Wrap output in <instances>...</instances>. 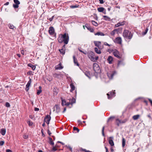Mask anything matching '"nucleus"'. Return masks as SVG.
Segmentation results:
<instances>
[{"label": "nucleus", "mask_w": 152, "mask_h": 152, "mask_svg": "<svg viewBox=\"0 0 152 152\" xmlns=\"http://www.w3.org/2000/svg\"><path fill=\"white\" fill-rule=\"evenodd\" d=\"M115 32H116L114 31V30H113L111 31V32L110 33V34L111 36H114Z\"/></svg>", "instance_id": "f704fd0d"}, {"label": "nucleus", "mask_w": 152, "mask_h": 152, "mask_svg": "<svg viewBox=\"0 0 152 152\" xmlns=\"http://www.w3.org/2000/svg\"><path fill=\"white\" fill-rule=\"evenodd\" d=\"M115 94V93L114 91H111L107 94V95L108 96V99H111L114 96Z\"/></svg>", "instance_id": "1a4fd4ad"}, {"label": "nucleus", "mask_w": 152, "mask_h": 152, "mask_svg": "<svg viewBox=\"0 0 152 152\" xmlns=\"http://www.w3.org/2000/svg\"><path fill=\"white\" fill-rule=\"evenodd\" d=\"M31 79H30L29 80L28 82L27 85H26V86L29 87L31 84Z\"/></svg>", "instance_id": "c756f323"}, {"label": "nucleus", "mask_w": 152, "mask_h": 152, "mask_svg": "<svg viewBox=\"0 0 152 152\" xmlns=\"http://www.w3.org/2000/svg\"><path fill=\"white\" fill-rule=\"evenodd\" d=\"M5 106L7 107H10V104L9 103L7 102L6 103Z\"/></svg>", "instance_id": "37998d69"}, {"label": "nucleus", "mask_w": 152, "mask_h": 152, "mask_svg": "<svg viewBox=\"0 0 152 152\" xmlns=\"http://www.w3.org/2000/svg\"><path fill=\"white\" fill-rule=\"evenodd\" d=\"M104 45H105L108 46H110V45L106 42H105L104 43Z\"/></svg>", "instance_id": "603ef678"}, {"label": "nucleus", "mask_w": 152, "mask_h": 152, "mask_svg": "<svg viewBox=\"0 0 152 152\" xmlns=\"http://www.w3.org/2000/svg\"><path fill=\"white\" fill-rule=\"evenodd\" d=\"M105 148L106 150V152H108V149L106 147H105Z\"/></svg>", "instance_id": "774afa93"}, {"label": "nucleus", "mask_w": 152, "mask_h": 152, "mask_svg": "<svg viewBox=\"0 0 152 152\" xmlns=\"http://www.w3.org/2000/svg\"><path fill=\"white\" fill-rule=\"evenodd\" d=\"M4 144V142L2 141H0V145L1 146H2Z\"/></svg>", "instance_id": "a18cd8bd"}, {"label": "nucleus", "mask_w": 152, "mask_h": 152, "mask_svg": "<svg viewBox=\"0 0 152 152\" xmlns=\"http://www.w3.org/2000/svg\"><path fill=\"white\" fill-rule=\"evenodd\" d=\"M71 151H72V148L70 146H68L67 147Z\"/></svg>", "instance_id": "052dcab7"}, {"label": "nucleus", "mask_w": 152, "mask_h": 152, "mask_svg": "<svg viewBox=\"0 0 152 152\" xmlns=\"http://www.w3.org/2000/svg\"><path fill=\"white\" fill-rule=\"evenodd\" d=\"M94 70L96 73L99 72L100 71V67L98 64L96 63H94L93 65Z\"/></svg>", "instance_id": "7ed1b4c3"}, {"label": "nucleus", "mask_w": 152, "mask_h": 152, "mask_svg": "<svg viewBox=\"0 0 152 152\" xmlns=\"http://www.w3.org/2000/svg\"><path fill=\"white\" fill-rule=\"evenodd\" d=\"M83 151H85V152H91L90 151L87 150H86L85 149H83Z\"/></svg>", "instance_id": "680f3d73"}, {"label": "nucleus", "mask_w": 152, "mask_h": 152, "mask_svg": "<svg viewBox=\"0 0 152 152\" xmlns=\"http://www.w3.org/2000/svg\"><path fill=\"white\" fill-rule=\"evenodd\" d=\"M63 68V67L61 66V64L59 63L58 65L55 67L56 69H61Z\"/></svg>", "instance_id": "dca6fc26"}, {"label": "nucleus", "mask_w": 152, "mask_h": 152, "mask_svg": "<svg viewBox=\"0 0 152 152\" xmlns=\"http://www.w3.org/2000/svg\"><path fill=\"white\" fill-rule=\"evenodd\" d=\"M50 143L52 145H53L54 144V143L53 141H50Z\"/></svg>", "instance_id": "338daca9"}, {"label": "nucleus", "mask_w": 152, "mask_h": 152, "mask_svg": "<svg viewBox=\"0 0 152 152\" xmlns=\"http://www.w3.org/2000/svg\"><path fill=\"white\" fill-rule=\"evenodd\" d=\"M86 28H87L88 29L90 30L91 32H93L94 31V30L93 29L91 28H88L86 26H85Z\"/></svg>", "instance_id": "58836bf2"}, {"label": "nucleus", "mask_w": 152, "mask_h": 152, "mask_svg": "<svg viewBox=\"0 0 152 152\" xmlns=\"http://www.w3.org/2000/svg\"><path fill=\"white\" fill-rule=\"evenodd\" d=\"M113 137H111L109 138L108 142L111 146L114 145V143L113 140Z\"/></svg>", "instance_id": "6e6552de"}, {"label": "nucleus", "mask_w": 152, "mask_h": 152, "mask_svg": "<svg viewBox=\"0 0 152 152\" xmlns=\"http://www.w3.org/2000/svg\"><path fill=\"white\" fill-rule=\"evenodd\" d=\"M48 32L50 35H53L54 32V28L52 27H50L49 28Z\"/></svg>", "instance_id": "ddd939ff"}, {"label": "nucleus", "mask_w": 152, "mask_h": 152, "mask_svg": "<svg viewBox=\"0 0 152 152\" xmlns=\"http://www.w3.org/2000/svg\"><path fill=\"white\" fill-rule=\"evenodd\" d=\"M69 40V37L68 35L66 33L64 34H60L58 38V40L59 43H62L64 42L65 44H68Z\"/></svg>", "instance_id": "f257e3e1"}, {"label": "nucleus", "mask_w": 152, "mask_h": 152, "mask_svg": "<svg viewBox=\"0 0 152 152\" xmlns=\"http://www.w3.org/2000/svg\"><path fill=\"white\" fill-rule=\"evenodd\" d=\"M94 43L95 45L96 46L98 47L99 49L101 48H102L101 46V42L98 41H94Z\"/></svg>", "instance_id": "9b49d317"}, {"label": "nucleus", "mask_w": 152, "mask_h": 152, "mask_svg": "<svg viewBox=\"0 0 152 152\" xmlns=\"http://www.w3.org/2000/svg\"><path fill=\"white\" fill-rule=\"evenodd\" d=\"M103 17L104 18V20H105L108 21H110L111 20L110 18L107 16L104 15Z\"/></svg>", "instance_id": "5701e85b"}, {"label": "nucleus", "mask_w": 152, "mask_h": 152, "mask_svg": "<svg viewBox=\"0 0 152 152\" xmlns=\"http://www.w3.org/2000/svg\"><path fill=\"white\" fill-rule=\"evenodd\" d=\"M114 31L115 32H117V33H118V32L119 31V28H116V29H115L114 30Z\"/></svg>", "instance_id": "de8ad7c7"}, {"label": "nucleus", "mask_w": 152, "mask_h": 152, "mask_svg": "<svg viewBox=\"0 0 152 152\" xmlns=\"http://www.w3.org/2000/svg\"><path fill=\"white\" fill-rule=\"evenodd\" d=\"M88 57L91 61H95L94 55L93 52L92 51L88 52Z\"/></svg>", "instance_id": "20e7f679"}, {"label": "nucleus", "mask_w": 152, "mask_h": 152, "mask_svg": "<svg viewBox=\"0 0 152 152\" xmlns=\"http://www.w3.org/2000/svg\"><path fill=\"white\" fill-rule=\"evenodd\" d=\"M104 10V9L103 7H99L97 9L98 11L100 12H103Z\"/></svg>", "instance_id": "393cba45"}, {"label": "nucleus", "mask_w": 152, "mask_h": 152, "mask_svg": "<svg viewBox=\"0 0 152 152\" xmlns=\"http://www.w3.org/2000/svg\"><path fill=\"white\" fill-rule=\"evenodd\" d=\"M122 146L123 147H124V146L125 145V143H126L125 140L124 138H122Z\"/></svg>", "instance_id": "c85d7f7f"}, {"label": "nucleus", "mask_w": 152, "mask_h": 152, "mask_svg": "<svg viewBox=\"0 0 152 152\" xmlns=\"http://www.w3.org/2000/svg\"><path fill=\"white\" fill-rule=\"evenodd\" d=\"M8 26L10 29H13L14 28H16L12 24H10Z\"/></svg>", "instance_id": "cd10ccee"}, {"label": "nucleus", "mask_w": 152, "mask_h": 152, "mask_svg": "<svg viewBox=\"0 0 152 152\" xmlns=\"http://www.w3.org/2000/svg\"><path fill=\"white\" fill-rule=\"evenodd\" d=\"M58 75L57 74L55 73L53 75V76L55 77H58Z\"/></svg>", "instance_id": "09e8293b"}, {"label": "nucleus", "mask_w": 152, "mask_h": 152, "mask_svg": "<svg viewBox=\"0 0 152 152\" xmlns=\"http://www.w3.org/2000/svg\"><path fill=\"white\" fill-rule=\"evenodd\" d=\"M113 53L114 55L117 58H120V56H119V52L117 51V50H114L113 52Z\"/></svg>", "instance_id": "9d476101"}, {"label": "nucleus", "mask_w": 152, "mask_h": 152, "mask_svg": "<svg viewBox=\"0 0 152 152\" xmlns=\"http://www.w3.org/2000/svg\"><path fill=\"white\" fill-rule=\"evenodd\" d=\"M104 127L103 126L102 129V134L103 136H104Z\"/></svg>", "instance_id": "a19ab883"}, {"label": "nucleus", "mask_w": 152, "mask_h": 152, "mask_svg": "<svg viewBox=\"0 0 152 152\" xmlns=\"http://www.w3.org/2000/svg\"><path fill=\"white\" fill-rule=\"evenodd\" d=\"M110 150L112 152H113L114 151V150L112 147L111 148Z\"/></svg>", "instance_id": "69168bd1"}, {"label": "nucleus", "mask_w": 152, "mask_h": 152, "mask_svg": "<svg viewBox=\"0 0 152 152\" xmlns=\"http://www.w3.org/2000/svg\"><path fill=\"white\" fill-rule=\"evenodd\" d=\"M27 123L29 126H32L33 124V123L32 122L30 121H27Z\"/></svg>", "instance_id": "e433bc0d"}, {"label": "nucleus", "mask_w": 152, "mask_h": 152, "mask_svg": "<svg viewBox=\"0 0 152 152\" xmlns=\"http://www.w3.org/2000/svg\"><path fill=\"white\" fill-rule=\"evenodd\" d=\"M6 152H12V151L10 150L7 149L6 150Z\"/></svg>", "instance_id": "4d7b16f0"}, {"label": "nucleus", "mask_w": 152, "mask_h": 152, "mask_svg": "<svg viewBox=\"0 0 152 152\" xmlns=\"http://www.w3.org/2000/svg\"><path fill=\"white\" fill-rule=\"evenodd\" d=\"M70 86L71 88V89L70 90V91L71 92H72L73 91L75 90V88L74 86L73 85L72 83H71L70 84Z\"/></svg>", "instance_id": "aec40b11"}, {"label": "nucleus", "mask_w": 152, "mask_h": 152, "mask_svg": "<svg viewBox=\"0 0 152 152\" xmlns=\"http://www.w3.org/2000/svg\"><path fill=\"white\" fill-rule=\"evenodd\" d=\"M117 121H119V124H121V123H125L126 121V120L122 121L119 120L118 119H117Z\"/></svg>", "instance_id": "c9c22d12"}, {"label": "nucleus", "mask_w": 152, "mask_h": 152, "mask_svg": "<svg viewBox=\"0 0 152 152\" xmlns=\"http://www.w3.org/2000/svg\"><path fill=\"white\" fill-rule=\"evenodd\" d=\"M116 122L117 125L118 126H119V121H117V119L116 120Z\"/></svg>", "instance_id": "5fc2aeb1"}, {"label": "nucleus", "mask_w": 152, "mask_h": 152, "mask_svg": "<svg viewBox=\"0 0 152 152\" xmlns=\"http://www.w3.org/2000/svg\"><path fill=\"white\" fill-rule=\"evenodd\" d=\"M61 102V104L63 106L66 105L68 106L70 104V103H68V102L66 103V101L64 99H62Z\"/></svg>", "instance_id": "4468645a"}, {"label": "nucleus", "mask_w": 152, "mask_h": 152, "mask_svg": "<svg viewBox=\"0 0 152 152\" xmlns=\"http://www.w3.org/2000/svg\"><path fill=\"white\" fill-rule=\"evenodd\" d=\"M125 24V22L124 21L122 22H119L117 24H115V28L118 27L120 26L124 25Z\"/></svg>", "instance_id": "f8f14e48"}, {"label": "nucleus", "mask_w": 152, "mask_h": 152, "mask_svg": "<svg viewBox=\"0 0 152 152\" xmlns=\"http://www.w3.org/2000/svg\"><path fill=\"white\" fill-rule=\"evenodd\" d=\"M65 45H64L62 47V49L61 50H59L60 53L63 55H64L65 53V51L64 50L65 48Z\"/></svg>", "instance_id": "f3484780"}, {"label": "nucleus", "mask_w": 152, "mask_h": 152, "mask_svg": "<svg viewBox=\"0 0 152 152\" xmlns=\"http://www.w3.org/2000/svg\"><path fill=\"white\" fill-rule=\"evenodd\" d=\"M28 66L31 67L33 70H34L36 68V66L33 65L29 63L28 64Z\"/></svg>", "instance_id": "412c9836"}, {"label": "nucleus", "mask_w": 152, "mask_h": 152, "mask_svg": "<svg viewBox=\"0 0 152 152\" xmlns=\"http://www.w3.org/2000/svg\"><path fill=\"white\" fill-rule=\"evenodd\" d=\"M39 109L38 108H37V107H36L35 108V109H34V110L35 111H39Z\"/></svg>", "instance_id": "13d9d810"}, {"label": "nucleus", "mask_w": 152, "mask_h": 152, "mask_svg": "<svg viewBox=\"0 0 152 152\" xmlns=\"http://www.w3.org/2000/svg\"><path fill=\"white\" fill-rule=\"evenodd\" d=\"M48 133L50 135L51 134V132L49 130H48Z\"/></svg>", "instance_id": "6e6d98bb"}, {"label": "nucleus", "mask_w": 152, "mask_h": 152, "mask_svg": "<svg viewBox=\"0 0 152 152\" xmlns=\"http://www.w3.org/2000/svg\"><path fill=\"white\" fill-rule=\"evenodd\" d=\"M14 2L15 4H13V7L15 8H18V5L20 4L19 1L18 0H14Z\"/></svg>", "instance_id": "423d86ee"}, {"label": "nucleus", "mask_w": 152, "mask_h": 152, "mask_svg": "<svg viewBox=\"0 0 152 152\" xmlns=\"http://www.w3.org/2000/svg\"><path fill=\"white\" fill-rule=\"evenodd\" d=\"M53 91L56 94H57L58 90V89L56 88H54L53 89Z\"/></svg>", "instance_id": "473e14b6"}, {"label": "nucleus", "mask_w": 152, "mask_h": 152, "mask_svg": "<svg viewBox=\"0 0 152 152\" xmlns=\"http://www.w3.org/2000/svg\"><path fill=\"white\" fill-rule=\"evenodd\" d=\"M148 31V28H146V29L145 30V31L144 33V34H146V33Z\"/></svg>", "instance_id": "bf43d9fd"}, {"label": "nucleus", "mask_w": 152, "mask_h": 152, "mask_svg": "<svg viewBox=\"0 0 152 152\" xmlns=\"http://www.w3.org/2000/svg\"><path fill=\"white\" fill-rule=\"evenodd\" d=\"M57 150V148L55 147H53L52 148V151H56Z\"/></svg>", "instance_id": "8fccbe9b"}, {"label": "nucleus", "mask_w": 152, "mask_h": 152, "mask_svg": "<svg viewBox=\"0 0 152 152\" xmlns=\"http://www.w3.org/2000/svg\"><path fill=\"white\" fill-rule=\"evenodd\" d=\"M21 53L22 54H23V55H24V51L23 50H22L21 51Z\"/></svg>", "instance_id": "e2e57ef3"}, {"label": "nucleus", "mask_w": 152, "mask_h": 152, "mask_svg": "<svg viewBox=\"0 0 152 152\" xmlns=\"http://www.w3.org/2000/svg\"><path fill=\"white\" fill-rule=\"evenodd\" d=\"M28 135H27L26 134H24L23 135V138L25 139H27L28 138Z\"/></svg>", "instance_id": "49530a36"}, {"label": "nucleus", "mask_w": 152, "mask_h": 152, "mask_svg": "<svg viewBox=\"0 0 152 152\" xmlns=\"http://www.w3.org/2000/svg\"><path fill=\"white\" fill-rule=\"evenodd\" d=\"M54 17V16H53L51 18H50L49 19V20L50 21H52V20Z\"/></svg>", "instance_id": "3c124183"}, {"label": "nucleus", "mask_w": 152, "mask_h": 152, "mask_svg": "<svg viewBox=\"0 0 152 152\" xmlns=\"http://www.w3.org/2000/svg\"><path fill=\"white\" fill-rule=\"evenodd\" d=\"M42 92V90L40 89L38 90L37 92V94L38 95H39Z\"/></svg>", "instance_id": "c03bdc74"}, {"label": "nucleus", "mask_w": 152, "mask_h": 152, "mask_svg": "<svg viewBox=\"0 0 152 152\" xmlns=\"http://www.w3.org/2000/svg\"><path fill=\"white\" fill-rule=\"evenodd\" d=\"M140 115H137L133 116L132 117L133 119L134 120H136L137 119L140 117Z\"/></svg>", "instance_id": "b1692460"}, {"label": "nucleus", "mask_w": 152, "mask_h": 152, "mask_svg": "<svg viewBox=\"0 0 152 152\" xmlns=\"http://www.w3.org/2000/svg\"><path fill=\"white\" fill-rule=\"evenodd\" d=\"M51 118V117L50 115H48L45 117L44 121V122H45L48 124H49Z\"/></svg>", "instance_id": "39448f33"}, {"label": "nucleus", "mask_w": 152, "mask_h": 152, "mask_svg": "<svg viewBox=\"0 0 152 152\" xmlns=\"http://www.w3.org/2000/svg\"><path fill=\"white\" fill-rule=\"evenodd\" d=\"M6 130L5 129H1L0 131V133L1 134L4 136V135L6 134Z\"/></svg>", "instance_id": "a211bd4d"}, {"label": "nucleus", "mask_w": 152, "mask_h": 152, "mask_svg": "<svg viewBox=\"0 0 152 152\" xmlns=\"http://www.w3.org/2000/svg\"><path fill=\"white\" fill-rule=\"evenodd\" d=\"M100 3L101 4H102L104 3V1L103 0H99Z\"/></svg>", "instance_id": "864d4df0"}, {"label": "nucleus", "mask_w": 152, "mask_h": 152, "mask_svg": "<svg viewBox=\"0 0 152 152\" xmlns=\"http://www.w3.org/2000/svg\"><path fill=\"white\" fill-rule=\"evenodd\" d=\"M114 74V73H107V76L110 79H112L113 78Z\"/></svg>", "instance_id": "bb28decb"}, {"label": "nucleus", "mask_w": 152, "mask_h": 152, "mask_svg": "<svg viewBox=\"0 0 152 152\" xmlns=\"http://www.w3.org/2000/svg\"><path fill=\"white\" fill-rule=\"evenodd\" d=\"M107 60L108 61V62L109 64H111L112 63V61H113V57L111 56H109L107 58Z\"/></svg>", "instance_id": "2eb2a0df"}, {"label": "nucleus", "mask_w": 152, "mask_h": 152, "mask_svg": "<svg viewBox=\"0 0 152 152\" xmlns=\"http://www.w3.org/2000/svg\"><path fill=\"white\" fill-rule=\"evenodd\" d=\"M29 90V87L26 86V91H28Z\"/></svg>", "instance_id": "0e129e2a"}, {"label": "nucleus", "mask_w": 152, "mask_h": 152, "mask_svg": "<svg viewBox=\"0 0 152 152\" xmlns=\"http://www.w3.org/2000/svg\"><path fill=\"white\" fill-rule=\"evenodd\" d=\"M123 35L124 37L130 39L132 38L133 34L129 31L127 30H124L123 32Z\"/></svg>", "instance_id": "f03ea898"}, {"label": "nucleus", "mask_w": 152, "mask_h": 152, "mask_svg": "<svg viewBox=\"0 0 152 152\" xmlns=\"http://www.w3.org/2000/svg\"><path fill=\"white\" fill-rule=\"evenodd\" d=\"M92 24L95 26H96L98 25L97 23L95 21L92 20L91 21Z\"/></svg>", "instance_id": "2f4dec72"}, {"label": "nucleus", "mask_w": 152, "mask_h": 152, "mask_svg": "<svg viewBox=\"0 0 152 152\" xmlns=\"http://www.w3.org/2000/svg\"><path fill=\"white\" fill-rule=\"evenodd\" d=\"M85 75L87 76L88 77H89V78H90V73L89 72H85Z\"/></svg>", "instance_id": "72a5a7b5"}, {"label": "nucleus", "mask_w": 152, "mask_h": 152, "mask_svg": "<svg viewBox=\"0 0 152 152\" xmlns=\"http://www.w3.org/2000/svg\"><path fill=\"white\" fill-rule=\"evenodd\" d=\"M73 130L75 131L76 130L77 131V132H78L80 131L79 129L76 127H74Z\"/></svg>", "instance_id": "4c0bfd02"}, {"label": "nucleus", "mask_w": 152, "mask_h": 152, "mask_svg": "<svg viewBox=\"0 0 152 152\" xmlns=\"http://www.w3.org/2000/svg\"><path fill=\"white\" fill-rule=\"evenodd\" d=\"M114 42L117 43L121 44L122 42V39L121 37H117L115 39Z\"/></svg>", "instance_id": "0eeeda50"}, {"label": "nucleus", "mask_w": 152, "mask_h": 152, "mask_svg": "<svg viewBox=\"0 0 152 152\" xmlns=\"http://www.w3.org/2000/svg\"><path fill=\"white\" fill-rule=\"evenodd\" d=\"M73 58L74 60V62L75 64H76L77 66H79V65L77 62V60L75 58V56H73Z\"/></svg>", "instance_id": "6ab92c4d"}, {"label": "nucleus", "mask_w": 152, "mask_h": 152, "mask_svg": "<svg viewBox=\"0 0 152 152\" xmlns=\"http://www.w3.org/2000/svg\"><path fill=\"white\" fill-rule=\"evenodd\" d=\"M75 99L73 98H72L71 100H70L69 102L68 103H70V104L72 105L73 103H75Z\"/></svg>", "instance_id": "4be33fe9"}, {"label": "nucleus", "mask_w": 152, "mask_h": 152, "mask_svg": "<svg viewBox=\"0 0 152 152\" xmlns=\"http://www.w3.org/2000/svg\"><path fill=\"white\" fill-rule=\"evenodd\" d=\"M54 108H56V109L57 110H58V111H59V107L58 105H56L54 107Z\"/></svg>", "instance_id": "ea45409f"}, {"label": "nucleus", "mask_w": 152, "mask_h": 152, "mask_svg": "<svg viewBox=\"0 0 152 152\" xmlns=\"http://www.w3.org/2000/svg\"><path fill=\"white\" fill-rule=\"evenodd\" d=\"M95 35H101V36H104V34L102 33H101L100 32H97L96 33V34H95Z\"/></svg>", "instance_id": "7c9ffc66"}, {"label": "nucleus", "mask_w": 152, "mask_h": 152, "mask_svg": "<svg viewBox=\"0 0 152 152\" xmlns=\"http://www.w3.org/2000/svg\"><path fill=\"white\" fill-rule=\"evenodd\" d=\"M78 6H77V5H76L75 6H70V7L72 8H77L78 7Z\"/></svg>", "instance_id": "79ce46f5"}, {"label": "nucleus", "mask_w": 152, "mask_h": 152, "mask_svg": "<svg viewBox=\"0 0 152 152\" xmlns=\"http://www.w3.org/2000/svg\"><path fill=\"white\" fill-rule=\"evenodd\" d=\"M95 52L98 54H100L101 53V51L100 50L98 49L97 48H94Z\"/></svg>", "instance_id": "a878e982"}]
</instances>
